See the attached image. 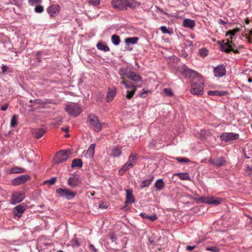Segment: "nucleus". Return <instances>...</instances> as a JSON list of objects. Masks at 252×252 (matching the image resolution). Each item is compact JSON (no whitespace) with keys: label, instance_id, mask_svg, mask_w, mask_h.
<instances>
[{"label":"nucleus","instance_id":"f03ea898","mask_svg":"<svg viewBox=\"0 0 252 252\" xmlns=\"http://www.w3.org/2000/svg\"><path fill=\"white\" fill-rule=\"evenodd\" d=\"M204 82L201 76L192 80L190 92L193 95H201L203 93Z\"/></svg>","mask_w":252,"mask_h":252},{"label":"nucleus","instance_id":"bf43d9fd","mask_svg":"<svg viewBox=\"0 0 252 252\" xmlns=\"http://www.w3.org/2000/svg\"><path fill=\"white\" fill-rule=\"evenodd\" d=\"M110 239L112 240V242H115L116 243H117V240L118 238L115 235H112L110 237Z\"/></svg>","mask_w":252,"mask_h":252},{"label":"nucleus","instance_id":"e433bc0d","mask_svg":"<svg viewBox=\"0 0 252 252\" xmlns=\"http://www.w3.org/2000/svg\"><path fill=\"white\" fill-rule=\"evenodd\" d=\"M111 40L113 44L115 45H118L120 43V38L117 34H113L111 37Z\"/></svg>","mask_w":252,"mask_h":252},{"label":"nucleus","instance_id":"1a4fd4ad","mask_svg":"<svg viewBox=\"0 0 252 252\" xmlns=\"http://www.w3.org/2000/svg\"><path fill=\"white\" fill-rule=\"evenodd\" d=\"M67 184L71 187L74 188L79 184V173L77 172L70 174V176L67 180Z\"/></svg>","mask_w":252,"mask_h":252},{"label":"nucleus","instance_id":"412c9836","mask_svg":"<svg viewBox=\"0 0 252 252\" xmlns=\"http://www.w3.org/2000/svg\"><path fill=\"white\" fill-rule=\"evenodd\" d=\"M83 245L84 249L85 250L84 252H88V249L93 252H98L97 249L93 245L90 244H87L86 241H84L83 242H82L81 243H80V245Z\"/></svg>","mask_w":252,"mask_h":252},{"label":"nucleus","instance_id":"cd10ccee","mask_svg":"<svg viewBox=\"0 0 252 252\" xmlns=\"http://www.w3.org/2000/svg\"><path fill=\"white\" fill-rule=\"evenodd\" d=\"M121 154V148L119 147H115L112 150L111 156L114 158L119 157Z\"/></svg>","mask_w":252,"mask_h":252},{"label":"nucleus","instance_id":"4468645a","mask_svg":"<svg viewBox=\"0 0 252 252\" xmlns=\"http://www.w3.org/2000/svg\"><path fill=\"white\" fill-rule=\"evenodd\" d=\"M25 197V195L23 193L15 192L13 194L12 196L11 203L13 204L19 203L24 200Z\"/></svg>","mask_w":252,"mask_h":252},{"label":"nucleus","instance_id":"423d86ee","mask_svg":"<svg viewBox=\"0 0 252 252\" xmlns=\"http://www.w3.org/2000/svg\"><path fill=\"white\" fill-rule=\"evenodd\" d=\"M56 193L61 197L67 200H71L76 195L75 191H72L68 189L59 188L56 189Z\"/></svg>","mask_w":252,"mask_h":252},{"label":"nucleus","instance_id":"9d476101","mask_svg":"<svg viewBox=\"0 0 252 252\" xmlns=\"http://www.w3.org/2000/svg\"><path fill=\"white\" fill-rule=\"evenodd\" d=\"M65 110L70 116H77L78 115L79 106L75 104H72L67 105L65 108Z\"/></svg>","mask_w":252,"mask_h":252},{"label":"nucleus","instance_id":"49530a36","mask_svg":"<svg viewBox=\"0 0 252 252\" xmlns=\"http://www.w3.org/2000/svg\"><path fill=\"white\" fill-rule=\"evenodd\" d=\"M100 0H88V2L90 5L96 6L100 4Z\"/></svg>","mask_w":252,"mask_h":252},{"label":"nucleus","instance_id":"9b49d317","mask_svg":"<svg viewBox=\"0 0 252 252\" xmlns=\"http://www.w3.org/2000/svg\"><path fill=\"white\" fill-rule=\"evenodd\" d=\"M61 10L60 6L58 4H53L47 9V11L51 17L58 15Z\"/></svg>","mask_w":252,"mask_h":252},{"label":"nucleus","instance_id":"a878e982","mask_svg":"<svg viewBox=\"0 0 252 252\" xmlns=\"http://www.w3.org/2000/svg\"><path fill=\"white\" fill-rule=\"evenodd\" d=\"M207 94L209 95L221 96L226 95L227 93L223 91H209Z\"/></svg>","mask_w":252,"mask_h":252},{"label":"nucleus","instance_id":"b1692460","mask_svg":"<svg viewBox=\"0 0 252 252\" xmlns=\"http://www.w3.org/2000/svg\"><path fill=\"white\" fill-rule=\"evenodd\" d=\"M207 204L218 205L220 203L222 199L214 196L208 197Z\"/></svg>","mask_w":252,"mask_h":252},{"label":"nucleus","instance_id":"a19ab883","mask_svg":"<svg viewBox=\"0 0 252 252\" xmlns=\"http://www.w3.org/2000/svg\"><path fill=\"white\" fill-rule=\"evenodd\" d=\"M207 251H210L212 252H220V249L217 246L207 247L205 249Z\"/></svg>","mask_w":252,"mask_h":252},{"label":"nucleus","instance_id":"c85d7f7f","mask_svg":"<svg viewBox=\"0 0 252 252\" xmlns=\"http://www.w3.org/2000/svg\"><path fill=\"white\" fill-rule=\"evenodd\" d=\"M175 175L177 176L182 180L190 181L191 180L190 177L188 172L177 173Z\"/></svg>","mask_w":252,"mask_h":252},{"label":"nucleus","instance_id":"e2e57ef3","mask_svg":"<svg viewBox=\"0 0 252 252\" xmlns=\"http://www.w3.org/2000/svg\"><path fill=\"white\" fill-rule=\"evenodd\" d=\"M8 104H5L4 105H2L1 108H0V109L2 110V111H5L7 108H8Z\"/></svg>","mask_w":252,"mask_h":252},{"label":"nucleus","instance_id":"dca6fc26","mask_svg":"<svg viewBox=\"0 0 252 252\" xmlns=\"http://www.w3.org/2000/svg\"><path fill=\"white\" fill-rule=\"evenodd\" d=\"M46 131V129L43 127L34 128L32 130V134L35 138L39 139L45 133Z\"/></svg>","mask_w":252,"mask_h":252},{"label":"nucleus","instance_id":"37998d69","mask_svg":"<svg viewBox=\"0 0 252 252\" xmlns=\"http://www.w3.org/2000/svg\"><path fill=\"white\" fill-rule=\"evenodd\" d=\"M175 159L179 162H189L190 161L188 158L183 157H177Z\"/></svg>","mask_w":252,"mask_h":252},{"label":"nucleus","instance_id":"3c124183","mask_svg":"<svg viewBox=\"0 0 252 252\" xmlns=\"http://www.w3.org/2000/svg\"><path fill=\"white\" fill-rule=\"evenodd\" d=\"M160 30L163 33H168L170 34L172 33V32L170 31L166 26H164L160 27Z\"/></svg>","mask_w":252,"mask_h":252},{"label":"nucleus","instance_id":"bb28decb","mask_svg":"<svg viewBox=\"0 0 252 252\" xmlns=\"http://www.w3.org/2000/svg\"><path fill=\"white\" fill-rule=\"evenodd\" d=\"M183 25L186 28L192 29L195 26V22L193 20L186 19L184 20Z\"/></svg>","mask_w":252,"mask_h":252},{"label":"nucleus","instance_id":"0e129e2a","mask_svg":"<svg viewBox=\"0 0 252 252\" xmlns=\"http://www.w3.org/2000/svg\"><path fill=\"white\" fill-rule=\"evenodd\" d=\"M186 42L188 43L189 47L193 46V42L191 41L187 40H186Z\"/></svg>","mask_w":252,"mask_h":252},{"label":"nucleus","instance_id":"603ef678","mask_svg":"<svg viewBox=\"0 0 252 252\" xmlns=\"http://www.w3.org/2000/svg\"><path fill=\"white\" fill-rule=\"evenodd\" d=\"M71 167L72 168L79 167V158H75L72 160Z\"/></svg>","mask_w":252,"mask_h":252},{"label":"nucleus","instance_id":"680f3d73","mask_svg":"<svg viewBox=\"0 0 252 252\" xmlns=\"http://www.w3.org/2000/svg\"><path fill=\"white\" fill-rule=\"evenodd\" d=\"M218 23L220 25H225L227 24V22L224 21L222 19H220L218 21Z\"/></svg>","mask_w":252,"mask_h":252},{"label":"nucleus","instance_id":"c03bdc74","mask_svg":"<svg viewBox=\"0 0 252 252\" xmlns=\"http://www.w3.org/2000/svg\"><path fill=\"white\" fill-rule=\"evenodd\" d=\"M164 94L168 96H173V93H172L171 90L169 88H165L163 89Z\"/></svg>","mask_w":252,"mask_h":252},{"label":"nucleus","instance_id":"f704fd0d","mask_svg":"<svg viewBox=\"0 0 252 252\" xmlns=\"http://www.w3.org/2000/svg\"><path fill=\"white\" fill-rule=\"evenodd\" d=\"M138 39L137 37H128L125 39V43L128 45L130 44H134L137 43Z\"/></svg>","mask_w":252,"mask_h":252},{"label":"nucleus","instance_id":"864d4df0","mask_svg":"<svg viewBox=\"0 0 252 252\" xmlns=\"http://www.w3.org/2000/svg\"><path fill=\"white\" fill-rule=\"evenodd\" d=\"M43 7L41 5H37L34 8V11L36 13H41L43 11Z\"/></svg>","mask_w":252,"mask_h":252},{"label":"nucleus","instance_id":"72a5a7b5","mask_svg":"<svg viewBox=\"0 0 252 252\" xmlns=\"http://www.w3.org/2000/svg\"><path fill=\"white\" fill-rule=\"evenodd\" d=\"M138 160L137 154L131 153L128 157V161L131 163H133L134 165L136 164V161Z\"/></svg>","mask_w":252,"mask_h":252},{"label":"nucleus","instance_id":"6ab92c4d","mask_svg":"<svg viewBox=\"0 0 252 252\" xmlns=\"http://www.w3.org/2000/svg\"><path fill=\"white\" fill-rule=\"evenodd\" d=\"M30 179V176L27 175H21L16 178L13 180V184L15 185H20L24 183Z\"/></svg>","mask_w":252,"mask_h":252},{"label":"nucleus","instance_id":"ddd939ff","mask_svg":"<svg viewBox=\"0 0 252 252\" xmlns=\"http://www.w3.org/2000/svg\"><path fill=\"white\" fill-rule=\"evenodd\" d=\"M183 74L186 77L192 78V80L201 76L199 73L189 68L185 69Z\"/></svg>","mask_w":252,"mask_h":252},{"label":"nucleus","instance_id":"ea45409f","mask_svg":"<svg viewBox=\"0 0 252 252\" xmlns=\"http://www.w3.org/2000/svg\"><path fill=\"white\" fill-rule=\"evenodd\" d=\"M136 91V89H134L133 90H127L126 91V98L128 99H130L134 95Z\"/></svg>","mask_w":252,"mask_h":252},{"label":"nucleus","instance_id":"5701e85b","mask_svg":"<svg viewBox=\"0 0 252 252\" xmlns=\"http://www.w3.org/2000/svg\"><path fill=\"white\" fill-rule=\"evenodd\" d=\"M134 166L133 163H131L128 161L123 166V167L119 170L120 175L123 174L126 170Z\"/></svg>","mask_w":252,"mask_h":252},{"label":"nucleus","instance_id":"a18cd8bd","mask_svg":"<svg viewBox=\"0 0 252 252\" xmlns=\"http://www.w3.org/2000/svg\"><path fill=\"white\" fill-rule=\"evenodd\" d=\"M150 93H151V91H150V90H146L145 89H143L142 90V91L141 93H140L139 94V96L140 97L144 98V97H145L146 96V95Z\"/></svg>","mask_w":252,"mask_h":252},{"label":"nucleus","instance_id":"f257e3e1","mask_svg":"<svg viewBox=\"0 0 252 252\" xmlns=\"http://www.w3.org/2000/svg\"><path fill=\"white\" fill-rule=\"evenodd\" d=\"M111 4L114 8L124 11L128 8L135 9L139 6L140 3L135 0H112Z\"/></svg>","mask_w":252,"mask_h":252},{"label":"nucleus","instance_id":"7ed1b4c3","mask_svg":"<svg viewBox=\"0 0 252 252\" xmlns=\"http://www.w3.org/2000/svg\"><path fill=\"white\" fill-rule=\"evenodd\" d=\"M72 150L67 149L62 150L58 152L54 157V161L55 164H60L65 161L68 158L72 157Z\"/></svg>","mask_w":252,"mask_h":252},{"label":"nucleus","instance_id":"7c9ffc66","mask_svg":"<svg viewBox=\"0 0 252 252\" xmlns=\"http://www.w3.org/2000/svg\"><path fill=\"white\" fill-rule=\"evenodd\" d=\"M140 216L142 217L144 219H147L150 220L151 221H154L156 220H157L158 218L156 214H154L153 215H148L146 214L145 213H141L140 214Z\"/></svg>","mask_w":252,"mask_h":252},{"label":"nucleus","instance_id":"aec40b11","mask_svg":"<svg viewBox=\"0 0 252 252\" xmlns=\"http://www.w3.org/2000/svg\"><path fill=\"white\" fill-rule=\"evenodd\" d=\"M117 94V90L115 88L112 89H108V92L106 95V101L107 102H111Z\"/></svg>","mask_w":252,"mask_h":252},{"label":"nucleus","instance_id":"2eb2a0df","mask_svg":"<svg viewBox=\"0 0 252 252\" xmlns=\"http://www.w3.org/2000/svg\"><path fill=\"white\" fill-rule=\"evenodd\" d=\"M209 162L214 166L221 167L225 165V160L223 157H219L216 158L210 159Z\"/></svg>","mask_w":252,"mask_h":252},{"label":"nucleus","instance_id":"338daca9","mask_svg":"<svg viewBox=\"0 0 252 252\" xmlns=\"http://www.w3.org/2000/svg\"><path fill=\"white\" fill-rule=\"evenodd\" d=\"M38 208H39L40 209H43L45 207V206L44 204L39 205L37 206Z\"/></svg>","mask_w":252,"mask_h":252},{"label":"nucleus","instance_id":"a211bd4d","mask_svg":"<svg viewBox=\"0 0 252 252\" xmlns=\"http://www.w3.org/2000/svg\"><path fill=\"white\" fill-rule=\"evenodd\" d=\"M127 78L134 82H137L141 81V76L132 70H130L128 72Z\"/></svg>","mask_w":252,"mask_h":252},{"label":"nucleus","instance_id":"c9c22d12","mask_svg":"<svg viewBox=\"0 0 252 252\" xmlns=\"http://www.w3.org/2000/svg\"><path fill=\"white\" fill-rule=\"evenodd\" d=\"M128 69L127 68L125 67H122L120 68L119 71V73L120 75L121 76V78L122 79H124L125 78V76H126L127 77V74L128 71H127Z\"/></svg>","mask_w":252,"mask_h":252},{"label":"nucleus","instance_id":"09e8293b","mask_svg":"<svg viewBox=\"0 0 252 252\" xmlns=\"http://www.w3.org/2000/svg\"><path fill=\"white\" fill-rule=\"evenodd\" d=\"M208 197H204L202 196L199 197L196 200L197 203H207L208 201Z\"/></svg>","mask_w":252,"mask_h":252},{"label":"nucleus","instance_id":"58836bf2","mask_svg":"<svg viewBox=\"0 0 252 252\" xmlns=\"http://www.w3.org/2000/svg\"><path fill=\"white\" fill-rule=\"evenodd\" d=\"M200 135L202 138V140H204L205 138H206V136L207 137L213 136L211 134V132L209 131L205 130H201L200 131Z\"/></svg>","mask_w":252,"mask_h":252},{"label":"nucleus","instance_id":"0eeeda50","mask_svg":"<svg viewBox=\"0 0 252 252\" xmlns=\"http://www.w3.org/2000/svg\"><path fill=\"white\" fill-rule=\"evenodd\" d=\"M220 138L225 142H228L238 139L239 134L233 132H223L220 135Z\"/></svg>","mask_w":252,"mask_h":252},{"label":"nucleus","instance_id":"052dcab7","mask_svg":"<svg viewBox=\"0 0 252 252\" xmlns=\"http://www.w3.org/2000/svg\"><path fill=\"white\" fill-rule=\"evenodd\" d=\"M195 248V246H194H194H188L186 247V250L187 251H190L193 250Z\"/></svg>","mask_w":252,"mask_h":252},{"label":"nucleus","instance_id":"13d9d810","mask_svg":"<svg viewBox=\"0 0 252 252\" xmlns=\"http://www.w3.org/2000/svg\"><path fill=\"white\" fill-rule=\"evenodd\" d=\"M8 67L6 65L2 64L1 66V70L3 73H5L8 70Z\"/></svg>","mask_w":252,"mask_h":252},{"label":"nucleus","instance_id":"5fc2aeb1","mask_svg":"<svg viewBox=\"0 0 252 252\" xmlns=\"http://www.w3.org/2000/svg\"><path fill=\"white\" fill-rule=\"evenodd\" d=\"M208 50L206 49H201L199 50V54L202 57H205L208 55Z\"/></svg>","mask_w":252,"mask_h":252},{"label":"nucleus","instance_id":"774afa93","mask_svg":"<svg viewBox=\"0 0 252 252\" xmlns=\"http://www.w3.org/2000/svg\"><path fill=\"white\" fill-rule=\"evenodd\" d=\"M62 129L63 131H65V132H68V131H69V128H68V127L62 128Z\"/></svg>","mask_w":252,"mask_h":252},{"label":"nucleus","instance_id":"69168bd1","mask_svg":"<svg viewBox=\"0 0 252 252\" xmlns=\"http://www.w3.org/2000/svg\"><path fill=\"white\" fill-rule=\"evenodd\" d=\"M121 84L124 85L125 87L127 85V82L125 80H124V79H123V81L121 82Z\"/></svg>","mask_w":252,"mask_h":252},{"label":"nucleus","instance_id":"f3484780","mask_svg":"<svg viewBox=\"0 0 252 252\" xmlns=\"http://www.w3.org/2000/svg\"><path fill=\"white\" fill-rule=\"evenodd\" d=\"M25 211V207L23 204H19L13 208V215L15 217L20 218L21 214Z\"/></svg>","mask_w":252,"mask_h":252},{"label":"nucleus","instance_id":"4be33fe9","mask_svg":"<svg viewBox=\"0 0 252 252\" xmlns=\"http://www.w3.org/2000/svg\"><path fill=\"white\" fill-rule=\"evenodd\" d=\"M129 204H132L135 202V199L132 194V190L130 189L126 190V201Z\"/></svg>","mask_w":252,"mask_h":252},{"label":"nucleus","instance_id":"2f4dec72","mask_svg":"<svg viewBox=\"0 0 252 252\" xmlns=\"http://www.w3.org/2000/svg\"><path fill=\"white\" fill-rule=\"evenodd\" d=\"M153 179L154 176H152L150 179L143 181L140 184L141 188L149 187Z\"/></svg>","mask_w":252,"mask_h":252},{"label":"nucleus","instance_id":"6e6552de","mask_svg":"<svg viewBox=\"0 0 252 252\" xmlns=\"http://www.w3.org/2000/svg\"><path fill=\"white\" fill-rule=\"evenodd\" d=\"M226 67L223 64H220L214 68L213 73L214 76L218 78H220L225 75Z\"/></svg>","mask_w":252,"mask_h":252},{"label":"nucleus","instance_id":"8fccbe9b","mask_svg":"<svg viewBox=\"0 0 252 252\" xmlns=\"http://www.w3.org/2000/svg\"><path fill=\"white\" fill-rule=\"evenodd\" d=\"M9 2L12 4H15L17 6L21 5L22 1L24 0H8Z\"/></svg>","mask_w":252,"mask_h":252},{"label":"nucleus","instance_id":"79ce46f5","mask_svg":"<svg viewBox=\"0 0 252 252\" xmlns=\"http://www.w3.org/2000/svg\"><path fill=\"white\" fill-rule=\"evenodd\" d=\"M17 116L16 115H14L11 120L10 126L12 127H15L17 126Z\"/></svg>","mask_w":252,"mask_h":252},{"label":"nucleus","instance_id":"4c0bfd02","mask_svg":"<svg viewBox=\"0 0 252 252\" xmlns=\"http://www.w3.org/2000/svg\"><path fill=\"white\" fill-rule=\"evenodd\" d=\"M25 171V169L17 166L12 168L11 170V173H22L24 172Z\"/></svg>","mask_w":252,"mask_h":252},{"label":"nucleus","instance_id":"39448f33","mask_svg":"<svg viewBox=\"0 0 252 252\" xmlns=\"http://www.w3.org/2000/svg\"><path fill=\"white\" fill-rule=\"evenodd\" d=\"M88 123L89 126L95 132L101 130L102 124L99 122L98 118L94 114H92L88 116Z\"/></svg>","mask_w":252,"mask_h":252},{"label":"nucleus","instance_id":"473e14b6","mask_svg":"<svg viewBox=\"0 0 252 252\" xmlns=\"http://www.w3.org/2000/svg\"><path fill=\"white\" fill-rule=\"evenodd\" d=\"M240 31V29L239 28H235L231 30H229L227 31L226 33V36L229 35L230 36V40H232L234 38V36L235 34Z\"/></svg>","mask_w":252,"mask_h":252},{"label":"nucleus","instance_id":"20e7f679","mask_svg":"<svg viewBox=\"0 0 252 252\" xmlns=\"http://www.w3.org/2000/svg\"><path fill=\"white\" fill-rule=\"evenodd\" d=\"M226 41V42H224V40L218 41V43L220 45L221 48V51L227 53L231 51H233L235 54L239 53L238 50L234 48L236 45L233 41L229 39H227Z\"/></svg>","mask_w":252,"mask_h":252},{"label":"nucleus","instance_id":"de8ad7c7","mask_svg":"<svg viewBox=\"0 0 252 252\" xmlns=\"http://www.w3.org/2000/svg\"><path fill=\"white\" fill-rule=\"evenodd\" d=\"M56 181V177H53L51 179L49 180H47L45 181H44L43 184H46L47 183L49 184L50 185H54Z\"/></svg>","mask_w":252,"mask_h":252},{"label":"nucleus","instance_id":"4d7b16f0","mask_svg":"<svg viewBox=\"0 0 252 252\" xmlns=\"http://www.w3.org/2000/svg\"><path fill=\"white\" fill-rule=\"evenodd\" d=\"M42 0H28V2L30 5H33L35 3H39Z\"/></svg>","mask_w":252,"mask_h":252},{"label":"nucleus","instance_id":"c756f323","mask_svg":"<svg viewBox=\"0 0 252 252\" xmlns=\"http://www.w3.org/2000/svg\"><path fill=\"white\" fill-rule=\"evenodd\" d=\"M96 47L98 50L104 52H107L110 51L109 47L105 43L102 42H98L96 45Z\"/></svg>","mask_w":252,"mask_h":252},{"label":"nucleus","instance_id":"393cba45","mask_svg":"<svg viewBox=\"0 0 252 252\" xmlns=\"http://www.w3.org/2000/svg\"><path fill=\"white\" fill-rule=\"evenodd\" d=\"M165 186V183L162 179H158L154 184V187L156 190L160 191L163 189Z\"/></svg>","mask_w":252,"mask_h":252},{"label":"nucleus","instance_id":"f8f14e48","mask_svg":"<svg viewBox=\"0 0 252 252\" xmlns=\"http://www.w3.org/2000/svg\"><path fill=\"white\" fill-rule=\"evenodd\" d=\"M95 147V144H92L87 150L82 153V157L86 158H93L94 157Z\"/></svg>","mask_w":252,"mask_h":252},{"label":"nucleus","instance_id":"6e6d98bb","mask_svg":"<svg viewBox=\"0 0 252 252\" xmlns=\"http://www.w3.org/2000/svg\"><path fill=\"white\" fill-rule=\"evenodd\" d=\"M125 87L128 89V90H133L134 89H136V87L134 85L132 84L131 82L127 83V85L125 86Z\"/></svg>","mask_w":252,"mask_h":252}]
</instances>
